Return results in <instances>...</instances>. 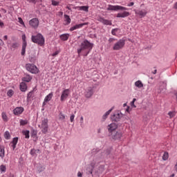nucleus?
<instances>
[{
  "label": "nucleus",
  "mask_w": 177,
  "mask_h": 177,
  "mask_svg": "<svg viewBox=\"0 0 177 177\" xmlns=\"http://www.w3.org/2000/svg\"><path fill=\"white\" fill-rule=\"evenodd\" d=\"M106 10H113L115 12H117L118 10H123L124 12H119L117 14L116 17H118V18L124 19V17H128L129 16H131V13L129 12L126 11V10H128V8H126L122 6L109 5Z\"/></svg>",
  "instance_id": "f257e3e1"
},
{
  "label": "nucleus",
  "mask_w": 177,
  "mask_h": 177,
  "mask_svg": "<svg viewBox=\"0 0 177 177\" xmlns=\"http://www.w3.org/2000/svg\"><path fill=\"white\" fill-rule=\"evenodd\" d=\"M80 48H77V53L78 55H81V52L83 50H86V49L89 50L87 53L86 54V56H88L89 55V51L92 50V48H93V44L89 42L87 39L84 40L81 44Z\"/></svg>",
  "instance_id": "f03ea898"
},
{
  "label": "nucleus",
  "mask_w": 177,
  "mask_h": 177,
  "mask_svg": "<svg viewBox=\"0 0 177 177\" xmlns=\"http://www.w3.org/2000/svg\"><path fill=\"white\" fill-rule=\"evenodd\" d=\"M32 42L34 44H37L40 46H44L45 45V37L41 33H38L36 35H32L31 37Z\"/></svg>",
  "instance_id": "7ed1b4c3"
},
{
  "label": "nucleus",
  "mask_w": 177,
  "mask_h": 177,
  "mask_svg": "<svg viewBox=\"0 0 177 177\" xmlns=\"http://www.w3.org/2000/svg\"><path fill=\"white\" fill-rule=\"evenodd\" d=\"M25 67L27 71H29L31 74H38L39 73V69L34 64H26Z\"/></svg>",
  "instance_id": "20e7f679"
},
{
  "label": "nucleus",
  "mask_w": 177,
  "mask_h": 177,
  "mask_svg": "<svg viewBox=\"0 0 177 177\" xmlns=\"http://www.w3.org/2000/svg\"><path fill=\"white\" fill-rule=\"evenodd\" d=\"M124 46H125V39H120L113 45V50H120Z\"/></svg>",
  "instance_id": "39448f33"
},
{
  "label": "nucleus",
  "mask_w": 177,
  "mask_h": 177,
  "mask_svg": "<svg viewBox=\"0 0 177 177\" xmlns=\"http://www.w3.org/2000/svg\"><path fill=\"white\" fill-rule=\"evenodd\" d=\"M133 12H134L135 15H136V16L140 17V19H142V17H146V16L147 15V13H148L147 10H146V9H142V10L134 9Z\"/></svg>",
  "instance_id": "423d86ee"
},
{
  "label": "nucleus",
  "mask_w": 177,
  "mask_h": 177,
  "mask_svg": "<svg viewBox=\"0 0 177 177\" xmlns=\"http://www.w3.org/2000/svg\"><path fill=\"white\" fill-rule=\"evenodd\" d=\"M48 122H49L48 118H45L41 121V128L43 133H46L48 132Z\"/></svg>",
  "instance_id": "0eeeda50"
},
{
  "label": "nucleus",
  "mask_w": 177,
  "mask_h": 177,
  "mask_svg": "<svg viewBox=\"0 0 177 177\" xmlns=\"http://www.w3.org/2000/svg\"><path fill=\"white\" fill-rule=\"evenodd\" d=\"M29 26L32 27V28H38V26H39V20L38 18H33L29 21Z\"/></svg>",
  "instance_id": "6e6552de"
},
{
  "label": "nucleus",
  "mask_w": 177,
  "mask_h": 177,
  "mask_svg": "<svg viewBox=\"0 0 177 177\" xmlns=\"http://www.w3.org/2000/svg\"><path fill=\"white\" fill-rule=\"evenodd\" d=\"M68 96H70V89L66 88V89L62 91V94H61L60 100L62 102H64V100H66L67 99V97H68Z\"/></svg>",
  "instance_id": "1a4fd4ad"
},
{
  "label": "nucleus",
  "mask_w": 177,
  "mask_h": 177,
  "mask_svg": "<svg viewBox=\"0 0 177 177\" xmlns=\"http://www.w3.org/2000/svg\"><path fill=\"white\" fill-rule=\"evenodd\" d=\"M97 21H100V23H102L104 24V26H112L113 23L111 22V20L109 19H104V18L102 17H98L97 18Z\"/></svg>",
  "instance_id": "9d476101"
},
{
  "label": "nucleus",
  "mask_w": 177,
  "mask_h": 177,
  "mask_svg": "<svg viewBox=\"0 0 177 177\" xmlns=\"http://www.w3.org/2000/svg\"><path fill=\"white\" fill-rule=\"evenodd\" d=\"M122 118V114L121 112L120 113H115L111 116V119L114 121L115 122H118Z\"/></svg>",
  "instance_id": "9b49d317"
},
{
  "label": "nucleus",
  "mask_w": 177,
  "mask_h": 177,
  "mask_svg": "<svg viewBox=\"0 0 177 177\" xmlns=\"http://www.w3.org/2000/svg\"><path fill=\"white\" fill-rule=\"evenodd\" d=\"M109 136H111V138H112V139H113L114 140H118L121 138H122V133L113 131V133L109 134Z\"/></svg>",
  "instance_id": "f8f14e48"
},
{
  "label": "nucleus",
  "mask_w": 177,
  "mask_h": 177,
  "mask_svg": "<svg viewBox=\"0 0 177 177\" xmlns=\"http://www.w3.org/2000/svg\"><path fill=\"white\" fill-rule=\"evenodd\" d=\"M93 95V88L92 87H88L86 88L84 92V96L87 99H89V97H92Z\"/></svg>",
  "instance_id": "ddd939ff"
},
{
  "label": "nucleus",
  "mask_w": 177,
  "mask_h": 177,
  "mask_svg": "<svg viewBox=\"0 0 177 177\" xmlns=\"http://www.w3.org/2000/svg\"><path fill=\"white\" fill-rule=\"evenodd\" d=\"M117 128H118V126L115 123H111L108 125V132L109 133V135L115 132V129H117Z\"/></svg>",
  "instance_id": "4468645a"
},
{
  "label": "nucleus",
  "mask_w": 177,
  "mask_h": 177,
  "mask_svg": "<svg viewBox=\"0 0 177 177\" xmlns=\"http://www.w3.org/2000/svg\"><path fill=\"white\" fill-rule=\"evenodd\" d=\"M52 97H53V93H50L45 97L43 102V107H45V106H46V103H48V102H50V100H52Z\"/></svg>",
  "instance_id": "2eb2a0df"
},
{
  "label": "nucleus",
  "mask_w": 177,
  "mask_h": 177,
  "mask_svg": "<svg viewBox=\"0 0 177 177\" xmlns=\"http://www.w3.org/2000/svg\"><path fill=\"white\" fill-rule=\"evenodd\" d=\"M23 111H24V108L22 106L16 107L13 110V114H15V115H20V114H23Z\"/></svg>",
  "instance_id": "dca6fc26"
},
{
  "label": "nucleus",
  "mask_w": 177,
  "mask_h": 177,
  "mask_svg": "<svg viewBox=\"0 0 177 177\" xmlns=\"http://www.w3.org/2000/svg\"><path fill=\"white\" fill-rule=\"evenodd\" d=\"M84 26H88V23L77 24V25L70 28L69 30H70V31H74V30H78V28H82V27H84Z\"/></svg>",
  "instance_id": "f3484780"
},
{
  "label": "nucleus",
  "mask_w": 177,
  "mask_h": 177,
  "mask_svg": "<svg viewBox=\"0 0 177 177\" xmlns=\"http://www.w3.org/2000/svg\"><path fill=\"white\" fill-rule=\"evenodd\" d=\"M73 9H78V10H83L84 12H89V7L86 6H75Z\"/></svg>",
  "instance_id": "a211bd4d"
},
{
  "label": "nucleus",
  "mask_w": 177,
  "mask_h": 177,
  "mask_svg": "<svg viewBox=\"0 0 177 177\" xmlns=\"http://www.w3.org/2000/svg\"><path fill=\"white\" fill-rule=\"evenodd\" d=\"M27 84L25 82L20 83L19 89L21 92H26L27 91Z\"/></svg>",
  "instance_id": "6ab92c4d"
},
{
  "label": "nucleus",
  "mask_w": 177,
  "mask_h": 177,
  "mask_svg": "<svg viewBox=\"0 0 177 177\" xmlns=\"http://www.w3.org/2000/svg\"><path fill=\"white\" fill-rule=\"evenodd\" d=\"M18 142H19V138L15 137L12 139V142H10L11 147H12V150H15V149H16V146Z\"/></svg>",
  "instance_id": "aec40b11"
},
{
  "label": "nucleus",
  "mask_w": 177,
  "mask_h": 177,
  "mask_svg": "<svg viewBox=\"0 0 177 177\" xmlns=\"http://www.w3.org/2000/svg\"><path fill=\"white\" fill-rule=\"evenodd\" d=\"M21 80L24 81V82H31V80H32V77L28 74H26L24 77H22Z\"/></svg>",
  "instance_id": "412c9836"
},
{
  "label": "nucleus",
  "mask_w": 177,
  "mask_h": 177,
  "mask_svg": "<svg viewBox=\"0 0 177 177\" xmlns=\"http://www.w3.org/2000/svg\"><path fill=\"white\" fill-rule=\"evenodd\" d=\"M8 46L10 47L11 50H15V49H17V48H19V43L14 42L11 44H8Z\"/></svg>",
  "instance_id": "4be33fe9"
},
{
  "label": "nucleus",
  "mask_w": 177,
  "mask_h": 177,
  "mask_svg": "<svg viewBox=\"0 0 177 177\" xmlns=\"http://www.w3.org/2000/svg\"><path fill=\"white\" fill-rule=\"evenodd\" d=\"M69 37H70V34L68 33L62 34L59 36V38L60 39H62V41H67Z\"/></svg>",
  "instance_id": "5701e85b"
},
{
  "label": "nucleus",
  "mask_w": 177,
  "mask_h": 177,
  "mask_svg": "<svg viewBox=\"0 0 177 177\" xmlns=\"http://www.w3.org/2000/svg\"><path fill=\"white\" fill-rule=\"evenodd\" d=\"M39 153H41V151L39 149H32L30 150V154L33 157L37 156V154H38Z\"/></svg>",
  "instance_id": "b1692460"
},
{
  "label": "nucleus",
  "mask_w": 177,
  "mask_h": 177,
  "mask_svg": "<svg viewBox=\"0 0 177 177\" xmlns=\"http://www.w3.org/2000/svg\"><path fill=\"white\" fill-rule=\"evenodd\" d=\"M113 110H114V106L105 113V114L102 116L103 120H106V118L110 115V113H111Z\"/></svg>",
  "instance_id": "393cba45"
},
{
  "label": "nucleus",
  "mask_w": 177,
  "mask_h": 177,
  "mask_svg": "<svg viewBox=\"0 0 177 177\" xmlns=\"http://www.w3.org/2000/svg\"><path fill=\"white\" fill-rule=\"evenodd\" d=\"M26 48H27V42H24L22 44V49L21 53V55H22V56H24V55H26Z\"/></svg>",
  "instance_id": "a878e982"
},
{
  "label": "nucleus",
  "mask_w": 177,
  "mask_h": 177,
  "mask_svg": "<svg viewBox=\"0 0 177 177\" xmlns=\"http://www.w3.org/2000/svg\"><path fill=\"white\" fill-rule=\"evenodd\" d=\"M0 157L1 158H3V157H5V147L2 146L0 147Z\"/></svg>",
  "instance_id": "bb28decb"
},
{
  "label": "nucleus",
  "mask_w": 177,
  "mask_h": 177,
  "mask_svg": "<svg viewBox=\"0 0 177 177\" xmlns=\"http://www.w3.org/2000/svg\"><path fill=\"white\" fill-rule=\"evenodd\" d=\"M64 19H65V21H66V26H68V24H70V23H71V18H70V16L67 15H64Z\"/></svg>",
  "instance_id": "cd10ccee"
},
{
  "label": "nucleus",
  "mask_w": 177,
  "mask_h": 177,
  "mask_svg": "<svg viewBox=\"0 0 177 177\" xmlns=\"http://www.w3.org/2000/svg\"><path fill=\"white\" fill-rule=\"evenodd\" d=\"M23 135H24L26 139H30V131L25 130L22 131Z\"/></svg>",
  "instance_id": "c85d7f7f"
},
{
  "label": "nucleus",
  "mask_w": 177,
  "mask_h": 177,
  "mask_svg": "<svg viewBox=\"0 0 177 177\" xmlns=\"http://www.w3.org/2000/svg\"><path fill=\"white\" fill-rule=\"evenodd\" d=\"M135 86L137 87V88H143V83H142V81L140 80H138L137 82H135Z\"/></svg>",
  "instance_id": "c756f323"
},
{
  "label": "nucleus",
  "mask_w": 177,
  "mask_h": 177,
  "mask_svg": "<svg viewBox=\"0 0 177 177\" xmlns=\"http://www.w3.org/2000/svg\"><path fill=\"white\" fill-rule=\"evenodd\" d=\"M19 124L21 126L24 127V125H27V124H28V120L21 119L19 120Z\"/></svg>",
  "instance_id": "7c9ffc66"
},
{
  "label": "nucleus",
  "mask_w": 177,
  "mask_h": 177,
  "mask_svg": "<svg viewBox=\"0 0 177 177\" xmlns=\"http://www.w3.org/2000/svg\"><path fill=\"white\" fill-rule=\"evenodd\" d=\"M169 158V153H168V152H165L162 156V160L167 161V160H168Z\"/></svg>",
  "instance_id": "2f4dec72"
},
{
  "label": "nucleus",
  "mask_w": 177,
  "mask_h": 177,
  "mask_svg": "<svg viewBox=\"0 0 177 177\" xmlns=\"http://www.w3.org/2000/svg\"><path fill=\"white\" fill-rule=\"evenodd\" d=\"M4 138L5 139H6L7 140H9V139H10V133H9V131H6L4 133Z\"/></svg>",
  "instance_id": "473e14b6"
},
{
  "label": "nucleus",
  "mask_w": 177,
  "mask_h": 177,
  "mask_svg": "<svg viewBox=\"0 0 177 177\" xmlns=\"http://www.w3.org/2000/svg\"><path fill=\"white\" fill-rule=\"evenodd\" d=\"M1 117L3 118V120L5 121V122H8V115H6V113L3 112L1 113Z\"/></svg>",
  "instance_id": "72a5a7b5"
},
{
  "label": "nucleus",
  "mask_w": 177,
  "mask_h": 177,
  "mask_svg": "<svg viewBox=\"0 0 177 177\" xmlns=\"http://www.w3.org/2000/svg\"><path fill=\"white\" fill-rule=\"evenodd\" d=\"M0 171L1 172V174L3 172H6V166H5V165H1L0 166Z\"/></svg>",
  "instance_id": "f704fd0d"
},
{
  "label": "nucleus",
  "mask_w": 177,
  "mask_h": 177,
  "mask_svg": "<svg viewBox=\"0 0 177 177\" xmlns=\"http://www.w3.org/2000/svg\"><path fill=\"white\" fill-rule=\"evenodd\" d=\"M14 93H15V92L12 89L8 90V91L7 92V95H8V96H9V97H12V96H13Z\"/></svg>",
  "instance_id": "c9c22d12"
},
{
  "label": "nucleus",
  "mask_w": 177,
  "mask_h": 177,
  "mask_svg": "<svg viewBox=\"0 0 177 177\" xmlns=\"http://www.w3.org/2000/svg\"><path fill=\"white\" fill-rule=\"evenodd\" d=\"M59 119L60 120V121H64V120L66 119V116L64 115V114L60 113L59 115Z\"/></svg>",
  "instance_id": "e433bc0d"
},
{
  "label": "nucleus",
  "mask_w": 177,
  "mask_h": 177,
  "mask_svg": "<svg viewBox=\"0 0 177 177\" xmlns=\"http://www.w3.org/2000/svg\"><path fill=\"white\" fill-rule=\"evenodd\" d=\"M18 20L19 23L21 24L23 27H26V24H24V21H23V19H21V17H19Z\"/></svg>",
  "instance_id": "4c0bfd02"
},
{
  "label": "nucleus",
  "mask_w": 177,
  "mask_h": 177,
  "mask_svg": "<svg viewBox=\"0 0 177 177\" xmlns=\"http://www.w3.org/2000/svg\"><path fill=\"white\" fill-rule=\"evenodd\" d=\"M118 30H120V29L119 28L112 29V30H111L112 35H117L116 32L118 31Z\"/></svg>",
  "instance_id": "58836bf2"
},
{
  "label": "nucleus",
  "mask_w": 177,
  "mask_h": 177,
  "mask_svg": "<svg viewBox=\"0 0 177 177\" xmlns=\"http://www.w3.org/2000/svg\"><path fill=\"white\" fill-rule=\"evenodd\" d=\"M33 93L34 91H31L30 92H29L27 95V99H31V97H32Z\"/></svg>",
  "instance_id": "ea45409f"
},
{
  "label": "nucleus",
  "mask_w": 177,
  "mask_h": 177,
  "mask_svg": "<svg viewBox=\"0 0 177 177\" xmlns=\"http://www.w3.org/2000/svg\"><path fill=\"white\" fill-rule=\"evenodd\" d=\"M135 102H136V98H133L132 102H131V107H133L134 109L136 108V106L135 105Z\"/></svg>",
  "instance_id": "a19ab883"
},
{
  "label": "nucleus",
  "mask_w": 177,
  "mask_h": 177,
  "mask_svg": "<svg viewBox=\"0 0 177 177\" xmlns=\"http://www.w3.org/2000/svg\"><path fill=\"white\" fill-rule=\"evenodd\" d=\"M168 115H169L170 118L175 117V112L169 111L168 113Z\"/></svg>",
  "instance_id": "79ce46f5"
},
{
  "label": "nucleus",
  "mask_w": 177,
  "mask_h": 177,
  "mask_svg": "<svg viewBox=\"0 0 177 177\" xmlns=\"http://www.w3.org/2000/svg\"><path fill=\"white\" fill-rule=\"evenodd\" d=\"M51 3L53 6H57L59 5V2L55 0H52Z\"/></svg>",
  "instance_id": "37998d69"
},
{
  "label": "nucleus",
  "mask_w": 177,
  "mask_h": 177,
  "mask_svg": "<svg viewBox=\"0 0 177 177\" xmlns=\"http://www.w3.org/2000/svg\"><path fill=\"white\" fill-rule=\"evenodd\" d=\"M74 118H75V115L72 114L70 117L71 122H74Z\"/></svg>",
  "instance_id": "c03bdc74"
},
{
  "label": "nucleus",
  "mask_w": 177,
  "mask_h": 177,
  "mask_svg": "<svg viewBox=\"0 0 177 177\" xmlns=\"http://www.w3.org/2000/svg\"><path fill=\"white\" fill-rule=\"evenodd\" d=\"M27 1L29 3H34V5H35V3H37V0H27Z\"/></svg>",
  "instance_id": "a18cd8bd"
},
{
  "label": "nucleus",
  "mask_w": 177,
  "mask_h": 177,
  "mask_svg": "<svg viewBox=\"0 0 177 177\" xmlns=\"http://www.w3.org/2000/svg\"><path fill=\"white\" fill-rule=\"evenodd\" d=\"M30 63H35V60H37V59H35V57H30Z\"/></svg>",
  "instance_id": "49530a36"
},
{
  "label": "nucleus",
  "mask_w": 177,
  "mask_h": 177,
  "mask_svg": "<svg viewBox=\"0 0 177 177\" xmlns=\"http://www.w3.org/2000/svg\"><path fill=\"white\" fill-rule=\"evenodd\" d=\"M32 136H37V131L35 129L32 130Z\"/></svg>",
  "instance_id": "de8ad7c7"
},
{
  "label": "nucleus",
  "mask_w": 177,
  "mask_h": 177,
  "mask_svg": "<svg viewBox=\"0 0 177 177\" xmlns=\"http://www.w3.org/2000/svg\"><path fill=\"white\" fill-rule=\"evenodd\" d=\"M114 41H116V39L111 37L109 39V42H110V44H111V42H114Z\"/></svg>",
  "instance_id": "09e8293b"
},
{
  "label": "nucleus",
  "mask_w": 177,
  "mask_h": 177,
  "mask_svg": "<svg viewBox=\"0 0 177 177\" xmlns=\"http://www.w3.org/2000/svg\"><path fill=\"white\" fill-rule=\"evenodd\" d=\"M58 53H59V50L55 51L54 53L52 54V56H57Z\"/></svg>",
  "instance_id": "8fccbe9b"
},
{
  "label": "nucleus",
  "mask_w": 177,
  "mask_h": 177,
  "mask_svg": "<svg viewBox=\"0 0 177 177\" xmlns=\"http://www.w3.org/2000/svg\"><path fill=\"white\" fill-rule=\"evenodd\" d=\"M133 5H135V3L133 2H130L129 4H127V6L129 8H131V6H133Z\"/></svg>",
  "instance_id": "3c124183"
},
{
  "label": "nucleus",
  "mask_w": 177,
  "mask_h": 177,
  "mask_svg": "<svg viewBox=\"0 0 177 177\" xmlns=\"http://www.w3.org/2000/svg\"><path fill=\"white\" fill-rule=\"evenodd\" d=\"M22 39H23V44H24V42H27V41H26V35H24L22 36Z\"/></svg>",
  "instance_id": "603ef678"
},
{
  "label": "nucleus",
  "mask_w": 177,
  "mask_h": 177,
  "mask_svg": "<svg viewBox=\"0 0 177 177\" xmlns=\"http://www.w3.org/2000/svg\"><path fill=\"white\" fill-rule=\"evenodd\" d=\"M80 124H84V116H81L80 118Z\"/></svg>",
  "instance_id": "864d4df0"
},
{
  "label": "nucleus",
  "mask_w": 177,
  "mask_h": 177,
  "mask_svg": "<svg viewBox=\"0 0 177 177\" xmlns=\"http://www.w3.org/2000/svg\"><path fill=\"white\" fill-rule=\"evenodd\" d=\"M77 176L78 177H82V173H81V171H78Z\"/></svg>",
  "instance_id": "5fc2aeb1"
},
{
  "label": "nucleus",
  "mask_w": 177,
  "mask_h": 177,
  "mask_svg": "<svg viewBox=\"0 0 177 177\" xmlns=\"http://www.w3.org/2000/svg\"><path fill=\"white\" fill-rule=\"evenodd\" d=\"M4 24L3 22L2 21L0 20V27H3Z\"/></svg>",
  "instance_id": "6e6d98bb"
},
{
  "label": "nucleus",
  "mask_w": 177,
  "mask_h": 177,
  "mask_svg": "<svg viewBox=\"0 0 177 177\" xmlns=\"http://www.w3.org/2000/svg\"><path fill=\"white\" fill-rule=\"evenodd\" d=\"M174 9H176L177 10V2L174 5Z\"/></svg>",
  "instance_id": "4d7b16f0"
},
{
  "label": "nucleus",
  "mask_w": 177,
  "mask_h": 177,
  "mask_svg": "<svg viewBox=\"0 0 177 177\" xmlns=\"http://www.w3.org/2000/svg\"><path fill=\"white\" fill-rule=\"evenodd\" d=\"M3 39H4V41L8 40V35H5V36L3 37Z\"/></svg>",
  "instance_id": "13d9d810"
},
{
  "label": "nucleus",
  "mask_w": 177,
  "mask_h": 177,
  "mask_svg": "<svg viewBox=\"0 0 177 177\" xmlns=\"http://www.w3.org/2000/svg\"><path fill=\"white\" fill-rule=\"evenodd\" d=\"M152 74H157V69H155L153 71H152Z\"/></svg>",
  "instance_id": "bf43d9fd"
},
{
  "label": "nucleus",
  "mask_w": 177,
  "mask_h": 177,
  "mask_svg": "<svg viewBox=\"0 0 177 177\" xmlns=\"http://www.w3.org/2000/svg\"><path fill=\"white\" fill-rule=\"evenodd\" d=\"M0 45H3V41H2V39H0Z\"/></svg>",
  "instance_id": "052dcab7"
},
{
  "label": "nucleus",
  "mask_w": 177,
  "mask_h": 177,
  "mask_svg": "<svg viewBox=\"0 0 177 177\" xmlns=\"http://www.w3.org/2000/svg\"><path fill=\"white\" fill-rule=\"evenodd\" d=\"M126 111H127V113H129V106H127V108L126 109Z\"/></svg>",
  "instance_id": "680f3d73"
},
{
  "label": "nucleus",
  "mask_w": 177,
  "mask_h": 177,
  "mask_svg": "<svg viewBox=\"0 0 177 177\" xmlns=\"http://www.w3.org/2000/svg\"><path fill=\"white\" fill-rule=\"evenodd\" d=\"M66 9H67L68 10H71V8H70V6H66Z\"/></svg>",
  "instance_id": "e2e57ef3"
},
{
  "label": "nucleus",
  "mask_w": 177,
  "mask_h": 177,
  "mask_svg": "<svg viewBox=\"0 0 177 177\" xmlns=\"http://www.w3.org/2000/svg\"><path fill=\"white\" fill-rule=\"evenodd\" d=\"M169 177H175V174H172L171 176H169Z\"/></svg>",
  "instance_id": "0e129e2a"
},
{
  "label": "nucleus",
  "mask_w": 177,
  "mask_h": 177,
  "mask_svg": "<svg viewBox=\"0 0 177 177\" xmlns=\"http://www.w3.org/2000/svg\"><path fill=\"white\" fill-rule=\"evenodd\" d=\"M42 107H43V108L41 109V110H42V111H44V110H45V108H44V106H42Z\"/></svg>",
  "instance_id": "69168bd1"
},
{
  "label": "nucleus",
  "mask_w": 177,
  "mask_h": 177,
  "mask_svg": "<svg viewBox=\"0 0 177 177\" xmlns=\"http://www.w3.org/2000/svg\"><path fill=\"white\" fill-rule=\"evenodd\" d=\"M125 106H127V103L123 104V107H125Z\"/></svg>",
  "instance_id": "338daca9"
},
{
  "label": "nucleus",
  "mask_w": 177,
  "mask_h": 177,
  "mask_svg": "<svg viewBox=\"0 0 177 177\" xmlns=\"http://www.w3.org/2000/svg\"><path fill=\"white\" fill-rule=\"evenodd\" d=\"M143 5H145V4H141V6H143Z\"/></svg>",
  "instance_id": "774afa93"
}]
</instances>
